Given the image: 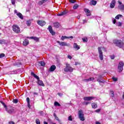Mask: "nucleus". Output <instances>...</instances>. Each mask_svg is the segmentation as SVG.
<instances>
[{"mask_svg": "<svg viewBox=\"0 0 124 124\" xmlns=\"http://www.w3.org/2000/svg\"><path fill=\"white\" fill-rule=\"evenodd\" d=\"M27 38H30L31 39H33L35 41H38L39 40V39L37 37H27Z\"/></svg>", "mask_w": 124, "mask_h": 124, "instance_id": "19", "label": "nucleus"}, {"mask_svg": "<svg viewBox=\"0 0 124 124\" xmlns=\"http://www.w3.org/2000/svg\"><path fill=\"white\" fill-rule=\"evenodd\" d=\"M4 57H5L4 53L0 54V59H2V58H4Z\"/></svg>", "mask_w": 124, "mask_h": 124, "instance_id": "36", "label": "nucleus"}, {"mask_svg": "<svg viewBox=\"0 0 124 124\" xmlns=\"http://www.w3.org/2000/svg\"><path fill=\"white\" fill-rule=\"evenodd\" d=\"M17 16L20 18V19H21V20H23L24 19V16H23V15L21 14V13H18L16 14Z\"/></svg>", "mask_w": 124, "mask_h": 124, "instance_id": "22", "label": "nucleus"}, {"mask_svg": "<svg viewBox=\"0 0 124 124\" xmlns=\"http://www.w3.org/2000/svg\"><path fill=\"white\" fill-rule=\"evenodd\" d=\"M65 38H66V36H62V37H61V39L62 40H63L64 39H65Z\"/></svg>", "mask_w": 124, "mask_h": 124, "instance_id": "50", "label": "nucleus"}, {"mask_svg": "<svg viewBox=\"0 0 124 124\" xmlns=\"http://www.w3.org/2000/svg\"><path fill=\"white\" fill-rule=\"evenodd\" d=\"M65 72H72L73 71V68L70 66V64L67 63L66 67L64 69Z\"/></svg>", "mask_w": 124, "mask_h": 124, "instance_id": "5", "label": "nucleus"}, {"mask_svg": "<svg viewBox=\"0 0 124 124\" xmlns=\"http://www.w3.org/2000/svg\"><path fill=\"white\" fill-rule=\"evenodd\" d=\"M95 124H100V122H96L95 123Z\"/></svg>", "mask_w": 124, "mask_h": 124, "instance_id": "62", "label": "nucleus"}, {"mask_svg": "<svg viewBox=\"0 0 124 124\" xmlns=\"http://www.w3.org/2000/svg\"><path fill=\"white\" fill-rule=\"evenodd\" d=\"M118 3H119V4H120V5H122V2L119 1Z\"/></svg>", "mask_w": 124, "mask_h": 124, "instance_id": "61", "label": "nucleus"}, {"mask_svg": "<svg viewBox=\"0 0 124 124\" xmlns=\"http://www.w3.org/2000/svg\"><path fill=\"white\" fill-rule=\"evenodd\" d=\"M110 93H111L110 96L111 97H114L115 96V94L114 93V91H110Z\"/></svg>", "mask_w": 124, "mask_h": 124, "instance_id": "33", "label": "nucleus"}, {"mask_svg": "<svg viewBox=\"0 0 124 124\" xmlns=\"http://www.w3.org/2000/svg\"><path fill=\"white\" fill-rule=\"evenodd\" d=\"M112 79H113V80L114 82H116V81H118V78H115V77H113L112 78Z\"/></svg>", "mask_w": 124, "mask_h": 124, "instance_id": "40", "label": "nucleus"}, {"mask_svg": "<svg viewBox=\"0 0 124 124\" xmlns=\"http://www.w3.org/2000/svg\"><path fill=\"white\" fill-rule=\"evenodd\" d=\"M96 3H97V1H96V0H93L91 1L90 3V5H95L96 4Z\"/></svg>", "mask_w": 124, "mask_h": 124, "instance_id": "23", "label": "nucleus"}, {"mask_svg": "<svg viewBox=\"0 0 124 124\" xmlns=\"http://www.w3.org/2000/svg\"><path fill=\"white\" fill-rule=\"evenodd\" d=\"M53 26L55 28H59L60 27V23L59 22H55L53 23Z\"/></svg>", "mask_w": 124, "mask_h": 124, "instance_id": "25", "label": "nucleus"}, {"mask_svg": "<svg viewBox=\"0 0 124 124\" xmlns=\"http://www.w3.org/2000/svg\"><path fill=\"white\" fill-rule=\"evenodd\" d=\"M92 108H93V109H95V108H97V104L94 103H92Z\"/></svg>", "mask_w": 124, "mask_h": 124, "instance_id": "26", "label": "nucleus"}, {"mask_svg": "<svg viewBox=\"0 0 124 124\" xmlns=\"http://www.w3.org/2000/svg\"><path fill=\"white\" fill-rule=\"evenodd\" d=\"M37 23L39 26H41V27H43L46 25V22L44 20H38Z\"/></svg>", "mask_w": 124, "mask_h": 124, "instance_id": "9", "label": "nucleus"}, {"mask_svg": "<svg viewBox=\"0 0 124 124\" xmlns=\"http://www.w3.org/2000/svg\"><path fill=\"white\" fill-rule=\"evenodd\" d=\"M15 13H16V14H17L18 13V12L17 11V10H15L14 11Z\"/></svg>", "mask_w": 124, "mask_h": 124, "instance_id": "60", "label": "nucleus"}, {"mask_svg": "<svg viewBox=\"0 0 124 124\" xmlns=\"http://www.w3.org/2000/svg\"><path fill=\"white\" fill-rule=\"evenodd\" d=\"M68 121H70L71 122H72V116L70 115L68 117Z\"/></svg>", "mask_w": 124, "mask_h": 124, "instance_id": "41", "label": "nucleus"}, {"mask_svg": "<svg viewBox=\"0 0 124 124\" xmlns=\"http://www.w3.org/2000/svg\"><path fill=\"white\" fill-rule=\"evenodd\" d=\"M123 25V23L121 22H118L116 23V26L118 27H122V25Z\"/></svg>", "mask_w": 124, "mask_h": 124, "instance_id": "32", "label": "nucleus"}, {"mask_svg": "<svg viewBox=\"0 0 124 124\" xmlns=\"http://www.w3.org/2000/svg\"><path fill=\"white\" fill-rule=\"evenodd\" d=\"M123 17V15H118L115 16V19H116L117 20H119L120 19V18Z\"/></svg>", "mask_w": 124, "mask_h": 124, "instance_id": "28", "label": "nucleus"}, {"mask_svg": "<svg viewBox=\"0 0 124 124\" xmlns=\"http://www.w3.org/2000/svg\"><path fill=\"white\" fill-rule=\"evenodd\" d=\"M26 101H27V103H30V98L27 97V98H26Z\"/></svg>", "mask_w": 124, "mask_h": 124, "instance_id": "51", "label": "nucleus"}, {"mask_svg": "<svg viewBox=\"0 0 124 124\" xmlns=\"http://www.w3.org/2000/svg\"><path fill=\"white\" fill-rule=\"evenodd\" d=\"M78 118L80 121H85V116L84 115V112L82 109L78 110Z\"/></svg>", "mask_w": 124, "mask_h": 124, "instance_id": "4", "label": "nucleus"}, {"mask_svg": "<svg viewBox=\"0 0 124 124\" xmlns=\"http://www.w3.org/2000/svg\"><path fill=\"white\" fill-rule=\"evenodd\" d=\"M73 47L74 49H76V50H79V49H80V46L75 43H74Z\"/></svg>", "mask_w": 124, "mask_h": 124, "instance_id": "18", "label": "nucleus"}, {"mask_svg": "<svg viewBox=\"0 0 124 124\" xmlns=\"http://www.w3.org/2000/svg\"><path fill=\"white\" fill-rule=\"evenodd\" d=\"M116 20L115 18H112V22L113 23V24H116Z\"/></svg>", "mask_w": 124, "mask_h": 124, "instance_id": "47", "label": "nucleus"}, {"mask_svg": "<svg viewBox=\"0 0 124 124\" xmlns=\"http://www.w3.org/2000/svg\"><path fill=\"white\" fill-rule=\"evenodd\" d=\"M110 59L111 60H114V59H115V56L114 55L110 56Z\"/></svg>", "mask_w": 124, "mask_h": 124, "instance_id": "53", "label": "nucleus"}, {"mask_svg": "<svg viewBox=\"0 0 124 124\" xmlns=\"http://www.w3.org/2000/svg\"><path fill=\"white\" fill-rule=\"evenodd\" d=\"M88 22V20L84 19L83 20V24H85V23H87Z\"/></svg>", "mask_w": 124, "mask_h": 124, "instance_id": "55", "label": "nucleus"}, {"mask_svg": "<svg viewBox=\"0 0 124 124\" xmlns=\"http://www.w3.org/2000/svg\"><path fill=\"white\" fill-rule=\"evenodd\" d=\"M118 8L120 10H124V4H122V5H119L118 6Z\"/></svg>", "mask_w": 124, "mask_h": 124, "instance_id": "27", "label": "nucleus"}, {"mask_svg": "<svg viewBox=\"0 0 124 124\" xmlns=\"http://www.w3.org/2000/svg\"><path fill=\"white\" fill-rule=\"evenodd\" d=\"M124 63L123 62H120L118 65V72H122L124 70Z\"/></svg>", "mask_w": 124, "mask_h": 124, "instance_id": "6", "label": "nucleus"}, {"mask_svg": "<svg viewBox=\"0 0 124 124\" xmlns=\"http://www.w3.org/2000/svg\"><path fill=\"white\" fill-rule=\"evenodd\" d=\"M9 124H15V123H14L13 122H11L9 123Z\"/></svg>", "mask_w": 124, "mask_h": 124, "instance_id": "59", "label": "nucleus"}, {"mask_svg": "<svg viewBox=\"0 0 124 124\" xmlns=\"http://www.w3.org/2000/svg\"><path fill=\"white\" fill-rule=\"evenodd\" d=\"M78 64H80V63H79L78 62H75V65H78Z\"/></svg>", "mask_w": 124, "mask_h": 124, "instance_id": "58", "label": "nucleus"}, {"mask_svg": "<svg viewBox=\"0 0 124 124\" xmlns=\"http://www.w3.org/2000/svg\"><path fill=\"white\" fill-rule=\"evenodd\" d=\"M95 97L93 96H88V97H84L83 98L84 100H85L86 101H90L91 100H93V99H95Z\"/></svg>", "mask_w": 124, "mask_h": 124, "instance_id": "10", "label": "nucleus"}, {"mask_svg": "<svg viewBox=\"0 0 124 124\" xmlns=\"http://www.w3.org/2000/svg\"><path fill=\"white\" fill-rule=\"evenodd\" d=\"M83 82H86L87 83L88 82H90V79H89V78L84 79H83Z\"/></svg>", "mask_w": 124, "mask_h": 124, "instance_id": "45", "label": "nucleus"}, {"mask_svg": "<svg viewBox=\"0 0 124 124\" xmlns=\"http://www.w3.org/2000/svg\"><path fill=\"white\" fill-rule=\"evenodd\" d=\"M54 106H58V107H61V104H59L58 102H55Z\"/></svg>", "mask_w": 124, "mask_h": 124, "instance_id": "30", "label": "nucleus"}, {"mask_svg": "<svg viewBox=\"0 0 124 124\" xmlns=\"http://www.w3.org/2000/svg\"><path fill=\"white\" fill-rule=\"evenodd\" d=\"M113 43L116 46H118L120 48H122L124 46V43L120 40H113Z\"/></svg>", "mask_w": 124, "mask_h": 124, "instance_id": "2", "label": "nucleus"}, {"mask_svg": "<svg viewBox=\"0 0 124 124\" xmlns=\"http://www.w3.org/2000/svg\"><path fill=\"white\" fill-rule=\"evenodd\" d=\"M95 112H96V113H99V112H100V109H96L95 110Z\"/></svg>", "mask_w": 124, "mask_h": 124, "instance_id": "52", "label": "nucleus"}, {"mask_svg": "<svg viewBox=\"0 0 124 124\" xmlns=\"http://www.w3.org/2000/svg\"><path fill=\"white\" fill-rule=\"evenodd\" d=\"M82 40L83 42H88V38L87 37L82 38Z\"/></svg>", "mask_w": 124, "mask_h": 124, "instance_id": "34", "label": "nucleus"}, {"mask_svg": "<svg viewBox=\"0 0 124 124\" xmlns=\"http://www.w3.org/2000/svg\"><path fill=\"white\" fill-rule=\"evenodd\" d=\"M31 20H27L26 21V25L28 27H30V26H31Z\"/></svg>", "mask_w": 124, "mask_h": 124, "instance_id": "31", "label": "nucleus"}, {"mask_svg": "<svg viewBox=\"0 0 124 124\" xmlns=\"http://www.w3.org/2000/svg\"><path fill=\"white\" fill-rule=\"evenodd\" d=\"M56 65H52V66H50V69H49V71L51 72L54 71V70H56Z\"/></svg>", "mask_w": 124, "mask_h": 124, "instance_id": "16", "label": "nucleus"}, {"mask_svg": "<svg viewBox=\"0 0 124 124\" xmlns=\"http://www.w3.org/2000/svg\"><path fill=\"white\" fill-rule=\"evenodd\" d=\"M68 38H73V36H70V37H68Z\"/></svg>", "mask_w": 124, "mask_h": 124, "instance_id": "64", "label": "nucleus"}, {"mask_svg": "<svg viewBox=\"0 0 124 124\" xmlns=\"http://www.w3.org/2000/svg\"><path fill=\"white\" fill-rule=\"evenodd\" d=\"M6 110L9 114H12L13 112H14V108H10V109H7V108H6Z\"/></svg>", "mask_w": 124, "mask_h": 124, "instance_id": "17", "label": "nucleus"}, {"mask_svg": "<svg viewBox=\"0 0 124 124\" xmlns=\"http://www.w3.org/2000/svg\"><path fill=\"white\" fill-rule=\"evenodd\" d=\"M78 4H75L74 6H73V9H77V8H78Z\"/></svg>", "mask_w": 124, "mask_h": 124, "instance_id": "38", "label": "nucleus"}, {"mask_svg": "<svg viewBox=\"0 0 124 124\" xmlns=\"http://www.w3.org/2000/svg\"><path fill=\"white\" fill-rule=\"evenodd\" d=\"M58 94L59 96H62V93H58Z\"/></svg>", "mask_w": 124, "mask_h": 124, "instance_id": "56", "label": "nucleus"}, {"mask_svg": "<svg viewBox=\"0 0 124 124\" xmlns=\"http://www.w3.org/2000/svg\"><path fill=\"white\" fill-rule=\"evenodd\" d=\"M57 43H58L60 46H68V44L64 42H60V41H57Z\"/></svg>", "mask_w": 124, "mask_h": 124, "instance_id": "12", "label": "nucleus"}, {"mask_svg": "<svg viewBox=\"0 0 124 124\" xmlns=\"http://www.w3.org/2000/svg\"><path fill=\"white\" fill-rule=\"evenodd\" d=\"M84 11H85V12L86 13V15H87V16H91V15H92V14H91V12L89 9H84Z\"/></svg>", "mask_w": 124, "mask_h": 124, "instance_id": "15", "label": "nucleus"}, {"mask_svg": "<svg viewBox=\"0 0 124 124\" xmlns=\"http://www.w3.org/2000/svg\"><path fill=\"white\" fill-rule=\"evenodd\" d=\"M47 30H48L49 32H50L52 35H55L56 34V32L53 31V29L52 28V26H49Z\"/></svg>", "mask_w": 124, "mask_h": 124, "instance_id": "11", "label": "nucleus"}, {"mask_svg": "<svg viewBox=\"0 0 124 124\" xmlns=\"http://www.w3.org/2000/svg\"><path fill=\"white\" fill-rule=\"evenodd\" d=\"M69 1L71 3H75V0H69Z\"/></svg>", "mask_w": 124, "mask_h": 124, "instance_id": "46", "label": "nucleus"}, {"mask_svg": "<svg viewBox=\"0 0 124 124\" xmlns=\"http://www.w3.org/2000/svg\"><path fill=\"white\" fill-rule=\"evenodd\" d=\"M39 63L41 64V66H44V65H45V62H40Z\"/></svg>", "mask_w": 124, "mask_h": 124, "instance_id": "37", "label": "nucleus"}, {"mask_svg": "<svg viewBox=\"0 0 124 124\" xmlns=\"http://www.w3.org/2000/svg\"><path fill=\"white\" fill-rule=\"evenodd\" d=\"M53 116L55 117V120H56V121H58V122H60V119H59V117H58L57 116V114H56V113H54Z\"/></svg>", "mask_w": 124, "mask_h": 124, "instance_id": "29", "label": "nucleus"}, {"mask_svg": "<svg viewBox=\"0 0 124 124\" xmlns=\"http://www.w3.org/2000/svg\"><path fill=\"white\" fill-rule=\"evenodd\" d=\"M116 6V0H113L110 3V8H114Z\"/></svg>", "mask_w": 124, "mask_h": 124, "instance_id": "13", "label": "nucleus"}, {"mask_svg": "<svg viewBox=\"0 0 124 124\" xmlns=\"http://www.w3.org/2000/svg\"><path fill=\"white\" fill-rule=\"evenodd\" d=\"M14 103H18V99H15L13 100Z\"/></svg>", "mask_w": 124, "mask_h": 124, "instance_id": "43", "label": "nucleus"}, {"mask_svg": "<svg viewBox=\"0 0 124 124\" xmlns=\"http://www.w3.org/2000/svg\"><path fill=\"white\" fill-rule=\"evenodd\" d=\"M31 75L33 76L34 78L37 79V81H36V83L39 85V86H41L42 87H45V85L43 83V81L42 80H40L39 77H38L37 75H36L34 73L31 72Z\"/></svg>", "mask_w": 124, "mask_h": 124, "instance_id": "1", "label": "nucleus"}, {"mask_svg": "<svg viewBox=\"0 0 124 124\" xmlns=\"http://www.w3.org/2000/svg\"><path fill=\"white\" fill-rule=\"evenodd\" d=\"M48 0H41V1L38 2L39 5H42L43 3H45L46 1H48Z\"/></svg>", "mask_w": 124, "mask_h": 124, "instance_id": "21", "label": "nucleus"}, {"mask_svg": "<svg viewBox=\"0 0 124 124\" xmlns=\"http://www.w3.org/2000/svg\"><path fill=\"white\" fill-rule=\"evenodd\" d=\"M89 79V81H93V80H94V78H90Z\"/></svg>", "mask_w": 124, "mask_h": 124, "instance_id": "48", "label": "nucleus"}, {"mask_svg": "<svg viewBox=\"0 0 124 124\" xmlns=\"http://www.w3.org/2000/svg\"><path fill=\"white\" fill-rule=\"evenodd\" d=\"M98 51L99 57L100 60L101 61H103V52H102V50H101V47H98Z\"/></svg>", "mask_w": 124, "mask_h": 124, "instance_id": "8", "label": "nucleus"}, {"mask_svg": "<svg viewBox=\"0 0 124 124\" xmlns=\"http://www.w3.org/2000/svg\"><path fill=\"white\" fill-rule=\"evenodd\" d=\"M14 65L15 66H20V65H22V63L20 62H17L14 63Z\"/></svg>", "mask_w": 124, "mask_h": 124, "instance_id": "20", "label": "nucleus"}, {"mask_svg": "<svg viewBox=\"0 0 124 124\" xmlns=\"http://www.w3.org/2000/svg\"><path fill=\"white\" fill-rule=\"evenodd\" d=\"M68 13V12L66 10H65L59 14H58V16H63V15H66V14H67Z\"/></svg>", "mask_w": 124, "mask_h": 124, "instance_id": "14", "label": "nucleus"}, {"mask_svg": "<svg viewBox=\"0 0 124 124\" xmlns=\"http://www.w3.org/2000/svg\"><path fill=\"white\" fill-rule=\"evenodd\" d=\"M16 1V0H11V3L13 5H15V2Z\"/></svg>", "mask_w": 124, "mask_h": 124, "instance_id": "44", "label": "nucleus"}, {"mask_svg": "<svg viewBox=\"0 0 124 124\" xmlns=\"http://www.w3.org/2000/svg\"><path fill=\"white\" fill-rule=\"evenodd\" d=\"M28 104V107H29V108H31V105L30 104V103H27Z\"/></svg>", "mask_w": 124, "mask_h": 124, "instance_id": "57", "label": "nucleus"}, {"mask_svg": "<svg viewBox=\"0 0 124 124\" xmlns=\"http://www.w3.org/2000/svg\"><path fill=\"white\" fill-rule=\"evenodd\" d=\"M0 103L1 104H2L3 106H4V108H6V109L7 108V106H6V105H5V104L2 102V101H0Z\"/></svg>", "mask_w": 124, "mask_h": 124, "instance_id": "35", "label": "nucleus"}, {"mask_svg": "<svg viewBox=\"0 0 124 124\" xmlns=\"http://www.w3.org/2000/svg\"><path fill=\"white\" fill-rule=\"evenodd\" d=\"M36 124H40V121H39V119H36Z\"/></svg>", "mask_w": 124, "mask_h": 124, "instance_id": "42", "label": "nucleus"}, {"mask_svg": "<svg viewBox=\"0 0 124 124\" xmlns=\"http://www.w3.org/2000/svg\"><path fill=\"white\" fill-rule=\"evenodd\" d=\"M12 29L13 31L16 33H20L21 32V29L18 25H14L12 26Z\"/></svg>", "mask_w": 124, "mask_h": 124, "instance_id": "3", "label": "nucleus"}, {"mask_svg": "<svg viewBox=\"0 0 124 124\" xmlns=\"http://www.w3.org/2000/svg\"><path fill=\"white\" fill-rule=\"evenodd\" d=\"M5 42V40H0V44H3Z\"/></svg>", "mask_w": 124, "mask_h": 124, "instance_id": "39", "label": "nucleus"}, {"mask_svg": "<svg viewBox=\"0 0 124 124\" xmlns=\"http://www.w3.org/2000/svg\"><path fill=\"white\" fill-rule=\"evenodd\" d=\"M68 59L71 60V59H72V57H71L70 55H68Z\"/></svg>", "mask_w": 124, "mask_h": 124, "instance_id": "54", "label": "nucleus"}, {"mask_svg": "<svg viewBox=\"0 0 124 124\" xmlns=\"http://www.w3.org/2000/svg\"><path fill=\"white\" fill-rule=\"evenodd\" d=\"M103 77L101 75H99L98 76V78L96 77L95 78L97 79V81L100 84V83H102L103 84H104L105 83V81L103 79H102Z\"/></svg>", "mask_w": 124, "mask_h": 124, "instance_id": "7", "label": "nucleus"}, {"mask_svg": "<svg viewBox=\"0 0 124 124\" xmlns=\"http://www.w3.org/2000/svg\"><path fill=\"white\" fill-rule=\"evenodd\" d=\"M23 45L24 46H27V45H29V40H25L23 41Z\"/></svg>", "mask_w": 124, "mask_h": 124, "instance_id": "24", "label": "nucleus"}, {"mask_svg": "<svg viewBox=\"0 0 124 124\" xmlns=\"http://www.w3.org/2000/svg\"><path fill=\"white\" fill-rule=\"evenodd\" d=\"M84 104L85 105H88V104H91V102H84Z\"/></svg>", "mask_w": 124, "mask_h": 124, "instance_id": "49", "label": "nucleus"}, {"mask_svg": "<svg viewBox=\"0 0 124 124\" xmlns=\"http://www.w3.org/2000/svg\"><path fill=\"white\" fill-rule=\"evenodd\" d=\"M44 124H48V123L46 122L45 121L44 122Z\"/></svg>", "mask_w": 124, "mask_h": 124, "instance_id": "63", "label": "nucleus"}]
</instances>
